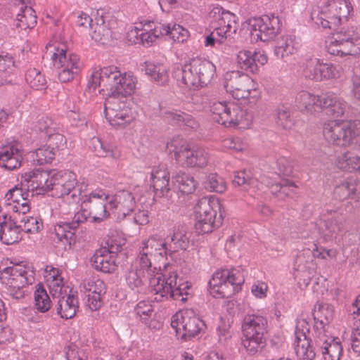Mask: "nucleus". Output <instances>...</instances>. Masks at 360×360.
I'll use <instances>...</instances> for the list:
<instances>
[{"label": "nucleus", "instance_id": "aec40b11", "mask_svg": "<svg viewBox=\"0 0 360 360\" xmlns=\"http://www.w3.org/2000/svg\"><path fill=\"white\" fill-rule=\"evenodd\" d=\"M352 11L349 0H329L315 22L323 28L331 29L333 25H338L342 20H347Z\"/></svg>", "mask_w": 360, "mask_h": 360}, {"label": "nucleus", "instance_id": "c9c22d12", "mask_svg": "<svg viewBox=\"0 0 360 360\" xmlns=\"http://www.w3.org/2000/svg\"><path fill=\"white\" fill-rule=\"evenodd\" d=\"M44 281L53 296H60L64 288L61 270L53 266H46L44 272Z\"/></svg>", "mask_w": 360, "mask_h": 360}, {"label": "nucleus", "instance_id": "79ce46f5", "mask_svg": "<svg viewBox=\"0 0 360 360\" xmlns=\"http://www.w3.org/2000/svg\"><path fill=\"white\" fill-rule=\"evenodd\" d=\"M164 120L172 125H185L192 129L198 127L193 117L179 110H167L164 112Z\"/></svg>", "mask_w": 360, "mask_h": 360}, {"label": "nucleus", "instance_id": "ea45409f", "mask_svg": "<svg viewBox=\"0 0 360 360\" xmlns=\"http://www.w3.org/2000/svg\"><path fill=\"white\" fill-rule=\"evenodd\" d=\"M78 307L77 297L72 293L65 292L60 297L56 309L61 318L68 319L75 316Z\"/></svg>", "mask_w": 360, "mask_h": 360}, {"label": "nucleus", "instance_id": "8fccbe9b", "mask_svg": "<svg viewBox=\"0 0 360 360\" xmlns=\"http://www.w3.org/2000/svg\"><path fill=\"white\" fill-rule=\"evenodd\" d=\"M91 148H94L98 156L117 158L120 153L114 145L102 142L98 138L91 139Z\"/></svg>", "mask_w": 360, "mask_h": 360}, {"label": "nucleus", "instance_id": "4be33fe9", "mask_svg": "<svg viewBox=\"0 0 360 360\" xmlns=\"http://www.w3.org/2000/svg\"><path fill=\"white\" fill-rule=\"evenodd\" d=\"M209 18L217 20V25L214 30L217 43L221 44L233 38L238 29V18L233 13L221 7L214 6L209 13Z\"/></svg>", "mask_w": 360, "mask_h": 360}, {"label": "nucleus", "instance_id": "37998d69", "mask_svg": "<svg viewBox=\"0 0 360 360\" xmlns=\"http://www.w3.org/2000/svg\"><path fill=\"white\" fill-rule=\"evenodd\" d=\"M15 25L22 30L32 28L37 24V16L34 9L27 6L24 5V2H21V6L19 12L16 15Z\"/></svg>", "mask_w": 360, "mask_h": 360}, {"label": "nucleus", "instance_id": "4468645a", "mask_svg": "<svg viewBox=\"0 0 360 360\" xmlns=\"http://www.w3.org/2000/svg\"><path fill=\"white\" fill-rule=\"evenodd\" d=\"M326 49L333 56L357 55L360 53V34L354 27L342 29L326 41Z\"/></svg>", "mask_w": 360, "mask_h": 360}, {"label": "nucleus", "instance_id": "0e129e2a", "mask_svg": "<svg viewBox=\"0 0 360 360\" xmlns=\"http://www.w3.org/2000/svg\"><path fill=\"white\" fill-rule=\"evenodd\" d=\"M230 323L223 318L220 319L219 323L217 328V333L219 342L222 345H226L232 338V332L230 330Z\"/></svg>", "mask_w": 360, "mask_h": 360}, {"label": "nucleus", "instance_id": "bb28decb", "mask_svg": "<svg viewBox=\"0 0 360 360\" xmlns=\"http://www.w3.org/2000/svg\"><path fill=\"white\" fill-rule=\"evenodd\" d=\"M22 160V153L17 143H8L0 148V167L16 169L20 167Z\"/></svg>", "mask_w": 360, "mask_h": 360}, {"label": "nucleus", "instance_id": "a211bd4d", "mask_svg": "<svg viewBox=\"0 0 360 360\" xmlns=\"http://www.w3.org/2000/svg\"><path fill=\"white\" fill-rule=\"evenodd\" d=\"M51 59L53 66L58 70V79L62 82L72 80L79 73L83 66L78 55L68 53L63 48L55 49Z\"/></svg>", "mask_w": 360, "mask_h": 360}, {"label": "nucleus", "instance_id": "ddd939ff", "mask_svg": "<svg viewBox=\"0 0 360 360\" xmlns=\"http://www.w3.org/2000/svg\"><path fill=\"white\" fill-rule=\"evenodd\" d=\"M266 326L267 320L264 316L255 314L245 316L242 324L243 345L250 354H256L263 347Z\"/></svg>", "mask_w": 360, "mask_h": 360}, {"label": "nucleus", "instance_id": "6e6d98bb", "mask_svg": "<svg viewBox=\"0 0 360 360\" xmlns=\"http://www.w3.org/2000/svg\"><path fill=\"white\" fill-rule=\"evenodd\" d=\"M58 127V124L51 118L42 116L35 124L34 130L43 133L45 137H47L49 134H52V133L57 131Z\"/></svg>", "mask_w": 360, "mask_h": 360}, {"label": "nucleus", "instance_id": "39448f33", "mask_svg": "<svg viewBox=\"0 0 360 360\" xmlns=\"http://www.w3.org/2000/svg\"><path fill=\"white\" fill-rule=\"evenodd\" d=\"M216 73L215 65L209 60L195 58L174 72L177 81L190 89L209 84Z\"/></svg>", "mask_w": 360, "mask_h": 360}, {"label": "nucleus", "instance_id": "bf43d9fd", "mask_svg": "<svg viewBox=\"0 0 360 360\" xmlns=\"http://www.w3.org/2000/svg\"><path fill=\"white\" fill-rule=\"evenodd\" d=\"M203 183L205 188L211 191L224 193L226 189L224 180L215 173L210 174Z\"/></svg>", "mask_w": 360, "mask_h": 360}, {"label": "nucleus", "instance_id": "de8ad7c7", "mask_svg": "<svg viewBox=\"0 0 360 360\" xmlns=\"http://www.w3.org/2000/svg\"><path fill=\"white\" fill-rule=\"evenodd\" d=\"M295 350L297 358L300 360H313L316 354L314 348L311 345L309 338L295 340Z\"/></svg>", "mask_w": 360, "mask_h": 360}, {"label": "nucleus", "instance_id": "cd10ccee", "mask_svg": "<svg viewBox=\"0 0 360 360\" xmlns=\"http://www.w3.org/2000/svg\"><path fill=\"white\" fill-rule=\"evenodd\" d=\"M335 308L330 304L319 302L314 306L313 315L316 321L315 334L320 330H323V333H329L328 330L335 318Z\"/></svg>", "mask_w": 360, "mask_h": 360}, {"label": "nucleus", "instance_id": "7ed1b4c3", "mask_svg": "<svg viewBox=\"0 0 360 360\" xmlns=\"http://www.w3.org/2000/svg\"><path fill=\"white\" fill-rule=\"evenodd\" d=\"M72 202L75 210L78 204L80 209L75 213L73 226H79L88 220L92 223H101L110 217L108 210L109 194L101 188L81 192L79 196L73 194Z\"/></svg>", "mask_w": 360, "mask_h": 360}, {"label": "nucleus", "instance_id": "69168bd1", "mask_svg": "<svg viewBox=\"0 0 360 360\" xmlns=\"http://www.w3.org/2000/svg\"><path fill=\"white\" fill-rule=\"evenodd\" d=\"M4 204L8 212L25 214L30 210V198H25L20 201L4 202Z\"/></svg>", "mask_w": 360, "mask_h": 360}, {"label": "nucleus", "instance_id": "393cba45", "mask_svg": "<svg viewBox=\"0 0 360 360\" xmlns=\"http://www.w3.org/2000/svg\"><path fill=\"white\" fill-rule=\"evenodd\" d=\"M314 344L323 360L340 359L343 349L339 338L331 336L329 333L320 330L315 334Z\"/></svg>", "mask_w": 360, "mask_h": 360}, {"label": "nucleus", "instance_id": "f8f14e48", "mask_svg": "<svg viewBox=\"0 0 360 360\" xmlns=\"http://www.w3.org/2000/svg\"><path fill=\"white\" fill-rule=\"evenodd\" d=\"M165 24L149 20H141L134 22L127 32V40L133 44H141L150 46L158 39L166 36L168 32Z\"/></svg>", "mask_w": 360, "mask_h": 360}, {"label": "nucleus", "instance_id": "774afa93", "mask_svg": "<svg viewBox=\"0 0 360 360\" xmlns=\"http://www.w3.org/2000/svg\"><path fill=\"white\" fill-rule=\"evenodd\" d=\"M65 354L67 360H88L86 352L75 346L68 347Z\"/></svg>", "mask_w": 360, "mask_h": 360}, {"label": "nucleus", "instance_id": "5701e85b", "mask_svg": "<svg viewBox=\"0 0 360 360\" xmlns=\"http://www.w3.org/2000/svg\"><path fill=\"white\" fill-rule=\"evenodd\" d=\"M302 73L307 79L321 82L339 77L340 68L331 63H326L322 59L313 58L306 61Z\"/></svg>", "mask_w": 360, "mask_h": 360}, {"label": "nucleus", "instance_id": "13d9d810", "mask_svg": "<svg viewBox=\"0 0 360 360\" xmlns=\"http://www.w3.org/2000/svg\"><path fill=\"white\" fill-rule=\"evenodd\" d=\"M15 72V62L13 57L8 53L2 52L0 53V73L1 76L8 77Z\"/></svg>", "mask_w": 360, "mask_h": 360}, {"label": "nucleus", "instance_id": "603ef678", "mask_svg": "<svg viewBox=\"0 0 360 360\" xmlns=\"http://www.w3.org/2000/svg\"><path fill=\"white\" fill-rule=\"evenodd\" d=\"M134 311L145 325L151 327L150 321L154 316V309L150 302L140 301L136 304Z\"/></svg>", "mask_w": 360, "mask_h": 360}, {"label": "nucleus", "instance_id": "6e6552de", "mask_svg": "<svg viewBox=\"0 0 360 360\" xmlns=\"http://www.w3.org/2000/svg\"><path fill=\"white\" fill-rule=\"evenodd\" d=\"M233 184L236 186H245V188L252 193L257 191L266 192L270 190L273 194L281 192L290 195V192L296 188L294 183L283 179L278 174L263 176L259 181L255 178H250L245 171H239L235 174Z\"/></svg>", "mask_w": 360, "mask_h": 360}, {"label": "nucleus", "instance_id": "09e8293b", "mask_svg": "<svg viewBox=\"0 0 360 360\" xmlns=\"http://www.w3.org/2000/svg\"><path fill=\"white\" fill-rule=\"evenodd\" d=\"M34 307L40 312L44 313L48 311L51 305V300L44 286L38 284L34 294Z\"/></svg>", "mask_w": 360, "mask_h": 360}, {"label": "nucleus", "instance_id": "e2e57ef3", "mask_svg": "<svg viewBox=\"0 0 360 360\" xmlns=\"http://www.w3.org/2000/svg\"><path fill=\"white\" fill-rule=\"evenodd\" d=\"M6 314L4 302L0 299V344H4L13 340L11 329L4 326L1 321L6 319Z\"/></svg>", "mask_w": 360, "mask_h": 360}, {"label": "nucleus", "instance_id": "680f3d73", "mask_svg": "<svg viewBox=\"0 0 360 360\" xmlns=\"http://www.w3.org/2000/svg\"><path fill=\"white\" fill-rule=\"evenodd\" d=\"M169 28L166 36L169 35L174 41L184 42L189 37V32L179 25L174 24L172 27L169 24H165Z\"/></svg>", "mask_w": 360, "mask_h": 360}, {"label": "nucleus", "instance_id": "2eb2a0df", "mask_svg": "<svg viewBox=\"0 0 360 360\" xmlns=\"http://www.w3.org/2000/svg\"><path fill=\"white\" fill-rule=\"evenodd\" d=\"M167 149L182 165L203 167L207 165L208 155L205 149L201 148L191 149L187 142L179 137L168 142Z\"/></svg>", "mask_w": 360, "mask_h": 360}, {"label": "nucleus", "instance_id": "dca6fc26", "mask_svg": "<svg viewBox=\"0 0 360 360\" xmlns=\"http://www.w3.org/2000/svg\"><path fill=\"white\" fill-rule=\"evenodd\" d=\"M224 88L237 100L259 97L257 84L248 75L239 71H231L224 74Z\"/></svg>", "mask_w": 360, "mask_h": 360}, {"label": "nucleus", "instance_id": "473e14b6", "mask_svg": "<svg viewBox=\"0 0 360 360\" xmlns=\"http://www.w3.org/2000/svg\"><path fill=\"white\" fill-rule=\"evenodd\" d=\"M150 180L157 195L163 196L169 191V174L165 165H159L152 170Z\"/></svg>", "mask_w": 360, "mask_h": 360}, {"label": "nucleus", "instance_id": "f03ea898", "mask_svg": "<svg viewBox=\"0 0 360 360\" xmlns=\"http://www.w3.org/2000/svg\"><path fill=\"white\" fill-rule=\"evenodd\" d=\"M137 82L133 72H122L117 67L110 65L93 68L88 86L94 90L103 87L109 96L127 98L135 92Z\"/></svg>", "mask_w": 360, "mask_h": 360}, {"label": "nucleus", "instance_id": "e433bc0d", "mask_svg": "<svg viewBox=\"0 0 360 360\" xmlns=\"http://www.w3.org/2000/svg\"><path fill=\"white\" fill-rule=\"evenodd\" d=\"M90 35L95 41L102 44H107L111 38V31L105 25V19L103 13L97 12L94 22L91 25Z\"/></svg>", "mask_w": 360, "mask_h": 360}, {"label": "nucleus", "instance_id": "9b49d317", "mask_svg": "<svg viewBox=\"0 0 360 360\" xmlns=\"http://www.w3.org/2000/svg\"><path fill=\"white\" fill-rule=\"evenodd\" d=\"M323 135L330 144L348 146L360 136V121H328L323 124Z\"/></svg>", "mask_w": 360, "mask_h": 360}, {"label": "nucleus", "instance_id": "c756f323", "mask_svg": "<svg viewBox=\"0 0 360 360\" xmlns=\"http://www.w3.org/2000/svg\"><path fill=\"white\" fill-rule=\"evenodd\" d=\"M22 229L6 214L0 216V239L4 244L12 245L22 239Z\"/></svg>", "mask_w": 360, "mask_h": 360}, {"label": "nucleus", "instance_id": "0eeeda50", "mask_svg": "<svg viewBox=\"0 0 360 360\" xmlns=\"http://www.w3.org/2000/svg\"><path fill=\"white\" fill-rule=\"evenodd\" d=\"M34 275L32 265L20 262L4 268L0 273V278L5 285L7 294L19 300L24 297L25 288L34 282Z\"/></svg>", "mask_w": 360, "mask_h": 360}, {"label": "nucleus", "instance_id": "3c124183", "mask_svg": "<svg viewBox=\"0 0 360 360\" xmlns=\"http://www.w3.org/2000/svg\"><path fill=\"white\" fill-rule=\"evenodd\" d=\"M237 66L250 72L257 71V65L255 64L254 55L249 50H240L238 52L236 58Z\"/></svg>", "mask_w": 360, "mask_h": 360}, {"label": "nucleus", "instance_id": "9d476101", "mask_svg": "<svg viewBox=\"0 0 360 360\" xmlns=\"http://www.w3.org/2000/svg\"><path fill=\"white\" fill-rule=\"evenodd\" d=\"M244 281L243 272L240 269H219L209 281L210 294L216 298L229 297L240 290Z\"/></svg>", "mask_w": 360, "mask_h": 360}, {"label": "nucleus", "instance_id": "58836bf2", "mask_svg": "<svg viewBox=\"0 0 360 360\" xmlns=\"http://www.w3.org/2000/svg\"><path fill=\"white\" fill-rule=\"evenodd\" d=\"M322 223V221L320 223L319 228H317L316 225H314L312 229H310L309 233L302 236L304 238H310L313 240V245L315 248L313 250H315V249L317 248L316 242H318L319 238L328 237L333 233L339 231L341 229L340 224H338L335 219L325 221L323 222L325 229H323L322 227H320Z\"/></svg>", "mask_w": 360, "mask_h": 360}, {"label": "nucleus", "instance_id": "4c0bfd02", "mask_svg": "<svg viewBox=\"0 0 360 360\" xmlns=\"http://www.w3.org/2000/svg\"><path fill=\"white\" fill-rule=\"evenodd\" d=\"M295 104L300 111L312 113L315 110V107L321 108L322 94L318 96L307 91H302L296 96Z\"/></svg>", "mask_w": 360, "mask_h": 360}, {"label": "nucleus", "instance_id": "c03bdc74", "mask_svg": "<svg viewBox=\"0 0 360 360\" xmlns=\"http://www.w3.org/2000/svg\"><path fill=\"white\" fill-rule=\"evenodd\" d=\"M173 181L179 191L185 194L193 193L198 186V182L194 177L183 171H179L174 175Z\"/></svg>", "mask_w": 360, "mask_h": 360}, {"label": "nucleus", "instance_id": "5fc2aeb1", "mask_svg": "<svg viewBox=\"0 0 360 360\" xmlns=\"http://www.w3.org/2000/svg\"><path fill=\"white\" fill-rule=\"evenodd\" d=\"M54 148L50 146H44L37 149L33 153V160L39 165L50 163L55 158Z\"/></svg>", "mask_w": 360, "mask_h": 360}, {"label": "nucleus", "instance_id": "b1692460", "mask_svg": "<svg viewBox=\"0 0 360 360\" xmlns=\"http://www.w3.org/2000/svg\"><path fill=\"white\" fill-rule=\"evenodd\" d=\"M139 191H119L108 198L110 214H114L118 219H124L134 210L136 198Z\"/></svg>", "mask_w": 360, "mask_h": 360}, {"label": "nucleus", "instance_id": "338daca9", "mask_svg": "<svg viewBox=\"0 0 360 360\" xmlns=\"http://www.w3.org/2000/svg\"><path fill=\"white\" fill-rule=\"evenodd\" d=\"M22 221L24 223V231L27 233H37L42 227L41 219L38 217H30L23 219Z\"/></svg>", "mask_w": 360, "mask_h": 360}, {"label": "nucleus", "instance_id": "423d86ee", "mask_svg": "<svg viewBox=\"0 0 360 360\" xmlns=\"http://www.w3.org/2000/svg\"><path fill=\"white\" fill-rule=\"evenodd\" d=\"M210 110L212 120L226 127L248 129L253 121L252 113L243 110L238 103L233 101L213 102Z\"/></svg>", "mask_w": 360, "mask_h": 360}, {"label": "nucleus", "instance_id": "f3484780", "mask_svg": "<svg viewBox=\"0 0 360 360\" xmlns=\"http://www.w3.org/2000/svg\"><path fill=\"white\" fill-rule=\"evenodd\" d=\"M171 326L175 330L178 338L186 340L197 335L205 327V323L194 310L185 309L172 316Z\"/></svg>", "mask_w": 360, "mask_h": 360}, {"label": "nucleus", "instance_id": "4d7b16f0", "mask_svg": "<svg viewBox=\"0 0 360 360\" xmlns=\"http://www.w3.org/2000/svg\"><path fill=\"white\" fill-rule=\"evenodd\" d=\"M356 190V185L351 180H344L335 188V194L340 199L351 198Z\"/></svg>", "mask_w": 360, "mask_h": 360}, {"label": "nucleus", "instance_id": "f257e3e1", "mask_svg": "<svg viewBox=\"0 0 360 360\" xmlns=\"http://www.w3.org/2000/svg\"><path fill=\"white\" fill-rule=\"evenodd\" d=\"M167 247L160 237L151 235L141 241L137 256L125 273L127 286L137 294H144L148 290L157 302L169 298L185 302L192 293L191 283L178 275V266L167 264L158 269L152 265L153 257L166 254Z\"/></svg>", "mask_w": 360, "mask_h": 360}, {"label": "nucleus", "instance_id": "49530a36", "mask_svg": "<svg viewBox=\"0 0 360 360\" xmlns=\"http://www.w3.org/2000/svg\"><path fill=\"white\" fill-rule=\"evenodd\" d=\"M335 165L341 170L353 172L360 174V157L351 152H346L339 155L335 161Z\"/></svg>", "mask_w": 360, "mask_h": 360}, {"label": "nucleus", "instance_id": "2f4dec72", "mask_svg": "<svg viewBox=\"0 0 360 360\" xmlns=\"http://www.w3.org/2000/svg\"><path fill=\"white\" fill-rule=\"evenodd\" d=\"M347 105V103L333 92L322 94L321 108L327 109L328 113L334 117L344 115Z\"/></svg>", "mask_w": 360, "mask_h": 360}, {"label": "nucleus", "instance_id": "a19ab883", "mask_svg": "<svg viewBox=\"0 0 360 360\" xmlns=\"http://www.w3.org/2000/svg\"><path fill=\"white\" fill-rule=\"evenodd\" d=\"M160 238V240L165 243L167 247V252L170 251H177L179 250H186L189 245V238L187 236V233L183 227L180 226H174L172 230V233H171V243L169 244V248L167 247L166 243L162 239L161 236L158 234H156ZM167 253V252H166ZM167 254H165L166 255ZM165 255L162 256L164 257Z\"/></svg>", "mask_w": 360, "mask_h": 360}, {"label": "nucleus", "instance_id": "6ab92c4d", "mask_svg": "<svg viewBox=\"0 0 360 360\" xmlns=\"http://www.w3.org/2000/svg\"><path fill=\"white\" fill-rule=\"evenodd\" d=\"M127 98L109 96L106 100L104 113L106 120L112 127H123L135 118L134 111Z\"/></svg>", "mask_w": 360, "mask_h": 360}, {"label": "nucleus", "instance_id": "72a5a7b5", "mask_svg": "<svg viewBox=\"0 0 360 360\" xmlns=\"http://www.w3.org/2000/svg\"><path fill=\"white\" fill-rule=\"evenodd\" d=\"M300 46V42L295 36L283 35L276 41L274 54L278 58L285 59L295 54L298 51Z\"/></svg>", "mask_w": 360, "mask_h": 360}, {"label": "nucleus", "instance_id": "c85d7f7f", "mask_svg": "<svg viewBox=\"0 0 360 360\" xmlns=\"http://www.w3.org/2000/svg\"><path fill=\"white\" fill-rule=\"evenodd\" d=\"M53 173V172H48L39 169L31 171L22 176L21 184L26 182L27 190H40L39 193L41 191H48L51 190V185L49 184Z\"/></svg>", "mask_w": 360, "mask_h": 360}, {"label": "nucleus", "instance_id": "864d4df0", "mask_svg": "<svg viewBox=\"0 0 360 360\" xmlns=\"http://www.w3.org/2000/svg\"><path fill=\"white\" fill-rule=\"evenodd\" d=\"M25 80L31 88L35 89H42L46 84L45 77L36 68H29L27 70Z\"/></svg>", "mask_w": 360, "mask_h": 360}, {"label": "nucleus", "instance_id": "1a4fd4ad", "mask_svg": "<svg viewBox=\"0 0 360 360\" xmlns=\"http://www.w3.org/2000/svg\"><path fill=\"white\" fill-rule=\"evenodd\" d=\"M222 206L215 197H203L198 200L194 207L195 227L201 234L212 233L222 223Z\"/></svg>", "mask_w": 360, "mask_h": 360}, {"label": "nucleus", "instance_id": "a878e982", "mask_svg": "<svg viewBox=\"0 0 360 360\" xmlns=\"http://www.w3.org/2000/svg\"><path fill=\"white\" fill-rule=\"evenodd\" d=\"M82 288L86 296V305L91 311L100 309L103 304L102 296L105 292L104 282L99 278L93 277L84 281Z\"/></svg>", "mask_w": 360, "mask_h": 360}, {"label": "nucleus", "instance_id": "7c9ffc66", "mask_svg": "<svg viewBox=\"0 0 360 360\" xmlns=\"http://www.w3.org/2000/svg\"><path fill=\"white\" fill-rule=\"evenodd\" d=\"M92 266L103 273H112L117 266L115 257L106 248H100L96 251L91 258Z\"/></svg>", "mask_w": 360, "mask_h": 360}, {"label": "nucleus", "instance_id": "a18cd8bd", "mask_svg": "<svg viewBox=\"0 0 360 360\" xmlns=\"http://www.w3.org/2000/svg\"><path fill=\"white\" fill-rule=\"evenodd\" d=\"M74 219L71 223L59 222L54 227V231L57 239L64 245L70 248L75 243V233L72 231L78 226H73Z\"/></svg>", "mask_w": 360, "mask_h": 360}, {"label": "nucleus", "instance_id": "20e7f679", "mask_svg": "<svg viewBox=\"0 0 360 360\" xmlns=\"http://www.w3.org/2000/svg\"><path fill=\"white\" fill-rule=\"evenodd\" d=\"M51 190L52 194L56 197L62 198L60 203V212L68 215L75 212V204L72 202L71 196L73 194L79 195L83 188L86 187L84 184H79L77 175L69 170L53 172L51 178Z\"/></svg>", "mask_w": 360, "mask_h": 360}, {"label": "nucleus", "instance_id": "412c9836", "mask_svg": "<svg viewBox=\"0 0 360 360\" xmlns=\"http://www.w3.org/2000/svg\"><path fill=\"white\" fill-rule=\"evenodd\" d=\"M248 30L256 39L268 41L273 39L281 28L278 16L274 14L265 15L259 18H252L248 20Z\"/></svg>", "mask_w": 360, "mask_h": 360}, {"label": "nucleus", "instance_id": "052dcab7", "mask_svg": "<svg viewBox=\"0 0 360 360\" xmlns=\"http://www.w3.org/2000/svg\"><path fill=\"white\" fill-rule=\"evenodd\" d=\"M25 198H30L29 190L27 188L20 187L17 185L8 191L5 195L4 202L20 201L21 200H25Z\"/></svg>", "mask_w": 360, "mask_h": 360}, {"label": "nucleus", "instance_id": "f704fd0d", "mask_svg": "<svg viewBox=\"0 0 360 360\" xmlns=\"http://www.w3.org/2000/svg\"><path fill=\"white\" fill-rule=\"evenodd\" d=\"M141 70L150 80L158 85H165L169 82L168 69L163 64L146 61L141 65Z\"/></svg>", "mask_w": 360, "mask_h": 360}]
</instances>
